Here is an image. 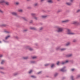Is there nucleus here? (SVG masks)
Here are the masks:
<instances>
[{
	"mask_svg": "<svg viewBox=\"0 0 80 80\" xmlns=\"http://www.w3.org/2000/svg\"><path fill=\"white\" fill-rule=\"evenodd\" d=\"M0 3H1L2 5L5 4L6 5H9V2L5 1V0H1L0 1Z\"/></svg>",
	"mask_w": 80,
	"mask_h": 80,
	"instance_id": "f257e3e1",
	"label": "nucleus"
},
{
	"mask_svg": "<svg viewBox=\"0 0 80 80\" xmlns=\"http://www.w3.org/2000/svg\"><path fill=\"white\" fill-rule=\"evenodd\" d=\"M67 33L68 35H75V33L71 32V30L69 29H67Z\"/></svg>",
	"mask_w": 80,
	"mask_h": 80,
	"instance_id": "f03ea898",
	"label": "nucleus"
},
{
	"mask_svg": "<svg viewBox=\"0 0 80 80\" xmlns=\"http://www.w3.org/2000/svg\"><path fill=\"white\" fill-rule=\"evenodd\" d=\"M58 32H62V31H63V28L60 27H57Z\"/></svg>",
	"mask_w": 80,
	"mask_h": 80,
	"instance_id": "7ed1b4c3",
	"label": "nucleus"
},
{
	"mask_svg": "<svg viewBox=\"0 0 80 80\" xmlns=\"http://www.w3.org/2000/svg\"><path fill=\"white\" fill-rule=\"evenodd\" d=\"M68 60H66L65 62H62L61 63H60L59 62H57V64L58 65L60 63L62 64V65H63V64H65V63H68Z\"/></svg>",
	"mask_w": 80,
	"mask_h": 80,
	"instance_id": "20e7f679",
	"label": "nucleus"
},
{
	"mask_svg": "<svg viewBox=\"0 0 80 80\" xmlns=\"http://www.w3.org/2000/svg\"><path fill=\"white\" fill-rule=\"evenodd\" d=\"M70 21L69 20H65L64 21H62V23H67V22H68Z\"/></svg>",
	"mask_w": 80,
	"mask_h": 80,
	"instance_id": "39448f33",
	"label": "nucleus"
},
{
	"mask_svg": "<svg viewBox=\"0 0 80 80\" xmlns=\"http://www.w3.org/2000/svg\"><path fill=\"white\" fill-rule=\"evenodd\" d=\"M11 14L13 15H15V16H17V13L15 12H11Z\"/></svg>",
	"mask_w": 80,
	"mask_h": 80,
	"instance_id": "423d86ee",
	"label": "nucleus"
},
{
	"mask_svg": "<svg viewBox=\"0 0 80 80\" xmlns=\"http://www.w3.org/2000/svg\"><path fill=\"white\" fill-rule=\"evenodd\" d=\"M66 5H72V3L68 2H66Z\"/></svg>",
	"mask_w": 80,
	"mask_h": 80,
	"instance_id": "0eeeda50",
	"label": "nucleus"
},
{
	"mask_svg": "<svg viewBox=\"0 0 80 80\" xmlns=\"http://www.w3.org/2000/svg\"><path fill=\"white\" fill-rule=\"evenodd\" d=\"M48 2V3H53V1H52V0H48L47 1Z\"/></svg>",
	"mask_w": 80,
	"mask_h": 80,
	"instance_id": "6e6552de",
	"label": "nucleus"
},
{
	"mask_svg": "<svg viewBox=\"0 0 80 80\" xmlns=\"http://www.w3.org/2000/svg\"><path fill=\"white\" fill-rule=\"evenodd\" d=\"M31 16H32V17H34L36 15V14L33 13H32L31 14Z\"/></svg>",
	"mask_w": 80,
	"mask_h": 80,
	"instance_id": "1a4fd4ad",
	"label": "nucleus"
},
{
	"mask_svg": "<svg viewBox=\"0 0 80 80\" xmlns=\"http://www.w3.org/2000/svg\"><path fill=\"white\" fill-rule=\"evenodd\" d=\"M77 21H73L72 22L73 24H75V25L76 24H77Z\"/></svg>",
	"mask_w": 80,
	"mask_h": 80,
	"instance_id": "9d476101",
	"label": "nucleus"
},
{
	"mask_svg": "<svg viewBox=\"0 0 80 80\" xmlns=\"http://www.w3.org/2000/svg\"><path fill=\"white\" fill-rule=\"evenodd\" d=\"M30 29H31V30H36V28H35L31 27L30 28Z\"/></svg>",
	"mask_w": 80,
	"mask_h": 80,
	"instance_id": "9b49d317",
	"label": "nucleus"
},
{
	"mask_svg": "<svg viewBox=\"0 0 80 80\" xmlns=\"http://www.w3.org/2000/svg\"><path fill=\"white\" fill-rule=\"evenodd\" d=\"M1 27H6V25L5 24H2L0 25Z\"/></svg>",
	"mask_w": 80,
	"mask_h": 80,
	"instance_id": "f8f14e48",
	"label": "nucleus"
},
{
	"mask_svg": "<svg viewBox=\"0 0 80 80\" xmlns=\"http://www.w3.org/2000/svg\"><path fill=\"white\" fill-rule=\"evenodd\" d=\"M47 17V16L43 15L41 16V17L43 18H46V17Z\"/></svg>",
	"mask_w": 80,
	"mask_h": 80,
	"instance_id": "ddd939ff",
	"label": "nucleus"
},
{
	"mask_svg": "<svg viewBox=\"0 0 80 80\" xmlns=\"http://www.w3.org/2000/svg\"><path fill=\"white\" fill-rule=\"evenodd\" d=\"M18 11L19 12H23V10H22V9H19L18 10Z\"/></svg>",
	"mask_w": 80,
	"mask_h": 80,
	"instance_id": "4468645a",
	"label": "nucleus"
},
{
	"mask_svg": "<svg viewBox=\"0 0 80 80\" xmlns=\"http://www.w3.org/2000/svg\"><path fill=\"white\" fill-rule=\"evenodd\" d=\"M70 43L69 42H68L66 44V46H68V45H70Z\"/></svg>",
	"mask_w": 80,
	"mask_h": 80,
	"instance_id": "2eb2a0df",
	"label": "nucleus"
},
{
	"mask_svg": "<svg viewBox=\"0 0 80 80\" xmlns=\"http://www.w3.org/2000/svg\"><path fill=\"white\" fill-rule=\"evenodd\" d=\"M4 12L3 11L0 9V13H3Z\"/></svg>",
	"mask_w": 80,
	"mask_h": 80,
	"instance_id": "dca6fc26",
	"label": "nucleus"
},
{
	"mask_svg": "<svg viewBox=\"0 0 80 80\" xmlns=\"http://www.w3.org/2000/svg\"><path fill=\"white\" fill-rule=\"evenodd\" d=\"M64 68H65L61 69L60 71H61V72H64V71H65V70H64Z\"/></svg>",
	"mask_w": 80,
	"mask_h": 80,
	"instance_id": "f3484780",
	"label": "nucleus"
},
{
	"mask_svg": "<svg viewBox=\"0 0 80 80\" xmlns=\"http://www.w3.org/2000/svg\"><path fill=\"white\" fill-rule=\"evenodd\" d=\"M4 63H5V61L2 60L1 62V64H3Z\"/></svg>",
	"mask_w": 80,
	"mask_h": 80,
	"instance_id": "a211bd4d",
	"label": "nucleus"
},
{
	"mask_svg": "<svg viewBox=\"0 0 80 80\" xmlns=\"http://www.w3.org/2000/svg\"><path fill=\"white\" fill-rule=\"evenodd\" d=\"M28 58V57H24L23 58V59L26 60Z\"/></svg>",
	"mask_w": 80,
	"mask_h": 80,
	"instance_id": "6ab92c4d",
	"label": "nucleus"
},
{
	"mask_svg": "<svg viewBox=\"0 0 80 80\" xmlns=\"http://www.w3.org/2000/svg\"><path fill=\"white\" fill-rule=\"evenodd\" d=\"M38 3H35L34 4V6H35V7H36V6H38Z\"/></svg>",
	"mask_w": 80,
	"mask_h": 80,
	"instance_id": "aec40b11",
	"label": "nucleus"
},
{
	"mask_svg": "<svg viewBox=\"0 0 80 80\" xmlns=\"http://www.w3.org/2000/svg\"><path fill=\"white\" fill-rule=\"evenodd\" d=\"M10 37V36L9 35L8 36L6 37V39H8V38H9V37Z\"/></svg>",
	"mask_w": 80,
	"mask_h": 80,
	"instance_id": "412c9836",
	"label": "nucleus"
},
{
	"mask_svg": "<svg viewBox=\"0 0 80 80\" xmlns=\"http://www.w3.org/2000/svg\"><path fill=\"white\" fill-rule=\"evenodd\" d=\"M54 66H55V64H52L51 66V68H53V67H54Z\"/></svg>",
	"mask_w": 80,
	"mask_h": 80,
	"instance_id": "4be33fe9",
	"label": "nucleus"
},
{
	"mask_svg": "<svg viewBox=\"0 0 80 80\" xmlns=\"http://www.w3.org/2000/svg\"><path fill=\"white\" fill-rule=\"evenodd\" d=\"M65 50V48H63L61 49V51H63Z\"/></svg>",
	"mask_w": 80,
	"mask_h": 80,
	"instance_id": "5701e85b",
	"label": "nucleus"
},
{
	"mask_svg": "<svg viewBox=\"0 0 80 80\" xmlns=\"http://www.w3.org/2000/svg\"><path fill=\"white\" fill-rule=\"evenodd\" d=\"M43 29V28L42 27L40 28L39 29L40 30H42Z\"/></svg>",
	"mask_w": 80,
	"mask_h": 80,
	"instance_id": "b1692460",
	"label": "nucleus"
},
{
	"mask_svg": "<svg viewBox=\"0 0 80 80\" xmlns=\"http://www.w3.org/2000/svg\"><path fill=\"white\" fill-rule=\"evenodd\" d=\"M62 12V10H58V11H57V12L58 13H59V12Z\"/></svg>",
	"mask_w": 80,
	"mask_h": 80,
	"instance_id": "393cba45",
	"label": "nucleus"
},
{
	"mask_svg": "<svg viewBox=\"0 0 80 80\" xmlns=\"http://www.w3.org/2000/svg\"><path fill=\"white\" fill-rule=\"evenodd\" d=\"M72 54H69V55H68L67 56V57H71V56H72Z\"/></svg>",
	"mask_w": 80,
	"mask_h": 80,
	"instance_id": "a878e982",
	"label": "nucleus"
},
{
	"mask_svg": "<svg viewBox=\"0 0 80 80\" xmlns=\"http://www.w3.org/2000/svg\"><path fill=\"white\" fill-rule=\"evenodd\" d=\"M37 58V57L36 56H34L32 57V58H33V59H34L35 58Z\"/></svg>",
	"mask_w": 80,
	"mask_h": 80,
	"instance_id": "bb28decb",
	"label": "nucleus"
},
{
	"mask_svg": "<svg viewBox=\"0 0 80 80\" xmlns=\"http://www.w3.org/2000/svg\"><path fill=\"white\" fill-rule=\"evenodd\" d=\"M77 42V40H76L75 39H74L73 41V42Z\"/></svg>",
	"mask_w": 80,
	"mask_h": 80,
	"instance_id": "cd10ccee",
	"label": "nucleus"
},
{
	"mask_svg": "<svg viewBox=\"0 0 80 80\" xmlns=\"http://www.w3.org/2000/svg\"><path fill=\"white\" fill-rule=\"evenodd\" d=\"M80 12V9H78L77 10V13H78V12Z\"/></svg>",
	"mask_w": 80,
	"mask_h": 80,
	"instance_id": "c85d7f7f",
	"label": "nucleus"
},
{
	"mask_svg": "<svg viewBox=\"0 0 80 80\" xmlns=\"http://www.w3.org/2000/svg\"><path fill=\"white\" fill-rule=\"evenodd\" d=\"M34 18L35 19V20H38V18L37 17H35Z\"/></svg>",
	"mask_w": 80,
	"mask_h": 80,
	"instance_id": "c756f323",
	"label": "nucleus"
},
{
	"mask_svg": "<svg viewBox=\"0 0 80 80\" xmlns=\"http://www.w3.org/2000/svg\"><path fill=\"white\" fill-rule=\"evenodd\" d=\"M32 72V70H31L29 72V73H31Z\"/></svg>",
	"mask_w": 80,
	"mask_h": 80,
	"instance_id": "7c9ffc66",
	"label": "nucleus"
},
{
	"mask_svg": "<svg viewBox=\"0 0 80 80\" xmlns=\"http://www.w3.org/2000/svg\"><path fill=\"white\" fill-rule=\"evenodd\" d=\"M18 4H19V2H16V5H18Z\"/></svg>",
	"mask_w": 80,
	"mask_h": 80,
	"instance_id": "2f4dec72",
	"label": "nucleus"
},
{
	"mask_svg": "<svg viewBox=\"0 0 80 80\" xmlns=\"http://www.w3.org/2000/svg\"><path fill=\"white\" fill-rule=\"evenodd\" d=\"M22 19L24 20H26V18H25V17H23Z\"/></svg>",
	"mask_w": 80,
	"mask_h": 80,
	"instance_id": "473e14b6",
	"label": "nucleus"
},
{
	"mask_svg": "<svg viewBox=\"0 0 80 80\" xmlns=\"http://www.w3.org/2000/svg\"><path fill=\"white\" fill-rule=\"evenodd\" d=\"M29 50L31 51H32V50H33V49L32 48H29Z\"/></svg>",
	"mask_w": 80,
	"mask_h": 80,
	"instance_id": "72a5a7b5",
	"label": "nucleus"
},
{
	"mask_svg": "<svg viewBox=\"0 0 80 80\" xmlns=\"http://www.w3.org/2000/svg\"><path fill=\"white\" fill-rule=\"evenodd\" d=\"M31 77L32 78H35V76H32Z\"/></svg>",
	"mask_w": 80,
	"mask_h": 80,
	"instance_id": "f704fd0d",
	"label": "nucleus"
},
{
	"mask_svg": "<svg viewBox=\"0 0 80 80\" xmlns=\"http://www.w3.org/2000/svg\"><path fill=\"white\" fill-rule=\"evenodd\" d=\"M73 76H71V78L72 80H73Z\"/></svg>",
	"mask_w": 80,
	"mask_h": 80,
	"instance_id": "c9c22d12",
	"label": "nucleus"
},
{
	"mask_svg": "<svg viewBox=\"0 0 80 80\" xmlns=\"http://www.w3.org/2000/svg\"><path fill=\"white\" fill-rule=\"evenodd\" d=\"M57 75H58V74H57V73H56V74H55L54 76H55V77H56V76H57Z\"/></svg>",
	"mask_w": 80,
	"mask_h": 80,
	"instance_id": "e433bc0d",
	"label": "nucleus"
},
{
	"mask_svg": "<svg viewBox=\"0 0 80 80\" xmlns=\"http://www.w3.org/2000/svg\"><path fill=\"white\" fill-rule=\"evenodd\" d=\"M80 77V75H78L77 76V78H79V77Z\"/></svg>",
	"mask_w": 80,
	"mask_h": 80,
	"instance_id": "4c0bfd02",
	"label": "nucleus"
},
{
	"mask_svg": "<svg viewBox=\"0 0 80 80\" xmlns=\"http://www.w3.org/2000/svg\"><path fill=\"white\" fill-rule=\"evenodd\" d=\"M72 71H74V70H75V69H71Z\"/></svg>",
	"mask_w": 80,
	"mask_h": 80,
	"instance_id": "58836bf2",
	"label": "nucleus"
},
{
	"mask_svg": "<svg viewBox=\"0 0 80 80\" xmlns=\"http://www.w3.org/2000/svg\"><path fill=\"white\" fill-rule=\"evenodd\" d=\"M27 29H25L24 30V32H27Z\"/></svg>",
	"mask_w": 80,
	"mask_h": 80,
	"instance_id": "ea45409f",
	"label": "nucleus"
},
{
	"mask_svg": "<svg viewBox=\"0 0 80 80\" xmlns=\"http://www.w3.org/2000/svg\"><path fill=\"white\" fill-rule=\"evenodd\" d=\"M3 55H0V58L1 57H2Z\"/></svg>",
	"mask_w": 80,
	"mask_h": 80,
	"instance_id": "a19ab883",
	"label": "nucleus"
},
{
	"mask_svg": "<svg viewBox=\"0 0 80 80\" xmlns=\"http://www.w3.org/2000/svg\"><path fill=\"white\" fill-rule=\"evenodd\" d=\"M74 0H70V2H72Z\"/></svg>",
	"mask_w": 80,
	"mask_h": 80,
	"instance_id": "79ce46f5",
	"label": "nucleus"
},
{
	"mask_svg": "<svg viewBox=\"0 0 80 80\" xmlns=\"http://www.w3.org/2000/svg\"><path fill=\"white\" fill-rule=\"evenodd\" d=\"M44 0H41V2H43V1H44Z\"/></svg>",
	"mask_w": 80,
	"mask_h": 80,
	"instance_id": "37998d69",
	"label": "nucleus"
},
{
	"mask_svg": "<svg viewBox=\"0 0 80 80\" xmlns=\"http://www.w3.org/2000/svg\"><path fill=\"white\" fill-rule=\"evenodd\" d=\"M58 49H59V48L58 47V48H56V50H58Z\"/></svg>",
	"mask_w": 80,
	"mask_h": 80,
	"instance_id": "c03bdc74",
	"label": "nucleus"
},
{
	"mask_svg": "<svg viewBox=\"0 0 80 80\" xmlns=\"http://www.w3.org/2000/svg\"><path fill=\"white\" fill-rule=\"evenodd\" d=\"M48 64H46L45 65V66H48Z\"/></svg>",
	"mask_w": 80,
	"mask_h": 80,
	"instance_id": "a18cd8bd",
	"label": "nucleus"
},
{
	"mask_svg": "<svg viewBox=\"0 0 80 80\" xmlns=\"http://www.w3.org/2000/svg\"><path fill=\"white\" fill-rule=\"evenodd\" d=\"M33 22V21H31V22H30V23H32Z\"/></svg>",
	"mask_w": 80,
	"mask_h": 80,
	"instance_id": "49530a36",
	"label": "nucleus"
},
{
	"mask_svg": "<svg viewBox=\"0 0 80 80\" xmlns=\"http://www.w3.org/2000/svg\"><path fill=\"white\" fill-rule=\"evenodd\" d=\"M40 73H41V72H39L38 73V74H39Z\"/></svg>",
	"mask_w": 80,
	"mask_h": 80,
	"instance_id": "de8ad7c7",
	"label": "nucleus"
},
{
	"mask_svg": "<svg viewBox=\"0 0 80 80\" xmlns=\"http://www.w3.org/2000/svg\"><path fill=\"white\" fill-rule=\"evenodd\" d=\"M1 73H3V72H1Z\"/></svg>",
	"mask_w": 80,
	"mask_h": 80,
	"instance_id": "09e8293b",
	"label": "nucleus"
},
{
	"mask_svg": "<svg viewBox=\"0 0 80 80\" xmlns=\"http://www.w3.org/2000/svg\"><path fill=\"white\" fill-rule=\"evenodd\" d=\"M6 32H7V33H9V32H8V31Z\"/></svg>",
	"mask_w": 80,
	"mask_h": 80,
	"instance_id": "8fccbe9b",
	"label": "nucleus"
},
{
	"mask_svg": "<svg viewBox=\"0 0 80 80\" xmlns=\"http://www.w3.org/2000/svg\"><path fill=\"white\" fill-rule=\"evenodd\" d=\"M30 0H28V1H30Z\"/></svg>",
	"mask_w": 80,
	"mask_h": 80,
	"instance_id": "3c124183",
	"label": "nucleus"
},
{
	"mask_svg": "<svg viewBox=\"0 0 80 80\" xmlns=\"http://www.w3.org/2000/svg\"><path fill=\"white\" fill-rule=\"evenodd\" d=\"M0 43H1V41H0Z\"/></svg>",
	"mask_w": 80,
	"mask_h": 80,
	"instance_id": "603ef678",
	"label": "nucleus"
},
{
	"mask_svg": "<svg viewBox=\"0 0 80 80\" xmlns=\"http://www.w3.org/2000/svg\"><path fill=\"white\" fill-rule=\"evenodd\" d=\"M58 1H59V0H58Z\"/></svg>",
	"mask_w": 80,
	"mask_h": 80,
	"instance_id": "864d4df0",
	"label": "nucleus"
}]
</instances>
